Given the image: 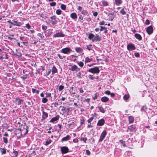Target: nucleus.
Returning a JSON list of instances; mask_svg holds the SVG:
<instances>
[{"mask_svg": "<svg viewBox=\"0 0 157 157\" xmlns=\"http://www.w3.org/2000/svg\"><path fill=\"white\" fill-rule=\"evenodd\" d=\"M88 71L93 73L98 74L99 73L100 70L98 67H95L89 69Z\"/></svg>", "mask_w": 157, "mask_h": 157, "instance_id": "1", "label": "nucleus"}, {"mask_svg": "<svg viewBox=\"0 0 157 157\" xmlns=\"http://www.w3.org/2000/svg\"><path fill=\"white\" fill-rule=\"evenodd\" d=\"M107 134V132L106 130H104L101 133L98 142H101L105 137Z\"/></svg>", "mask_w": 157, "mask_h": 157, "instance_id": "2", "label": "nucleus"}, {"mask_svg": "<svg viewBox=\"0 0 157 157\" xmlns=\"http://www.w3.org/2000/svg\"><path fill=\"white\" fill-rule=\"evenodd\" d=\"M89 38L90 39H99V36L96 34L95 35L92 33H90L89 35Z\"/></svg>", "mask_w": 157, "mask_h": 157, "instance_id": "3", "label": "nucleus"}, {"mask_svg": "<svg viewBox=\"0 0 157 157\" xmlns=\"http://www.w3.org/2000/svg\"><path fill=\"white\" fill-rule=\"evenodd\" d=\"M127 132H133L134 131H136V127L135 125H132L128 126L127 128Z\"/></svg>", "mask_w": 157, "mask_h": 157, "instance_id": "4", "label": "nucleus"}, {"mask_svg": "<svg viewBox=\"0 0 157 157\" xmlns=\"http://www.w3.org/2000/svg\"><path fill=\"white\" fill-rule=\"evenodd\" d=\"M60 150L62 154H64L67 153L69 151V149L66 146H63L61 148Z\"/></svg>", "mask_w": 157, "mask_h": 157, "instance_id": "5", "label": "nucleus"}, {"mask_svg": "<svg viewBox=\"0 0 157 157\" xmlns=\"http://www.w3.org/2000/svg\"><path fill=\"white\" fill-rule=\"evenodd\" d=\"M127 49L129 51H132L135 49L136 48L134 44L130 43L127 46Z\"/></svg>", "mask_w": 157, "mask_h": 157, "instance_id": "6", "label": "nucleus"}, {"mask_svg": "<svg viewBox=\"0 0 157 157\" xmlns=\"http://www.w3.org/2000/svg\"><path fill=\"white\" fill-rule=\"evenodd\" d=\"M23 24V22H18L14 20H13V22L12 23V24L13 25L19 27L21 26Z\"/></svg>", "mask_w": 157, "mask_h": 157, "instance_id": "7", "label": "nucleus"}, {"mask_svg": "<svg viewBox=\"0 0 157 157\" xmlns=\"http://www.w3.org/2000/svg\"><path fill=\"white\" fill-rule=\"evenodd\" d=\"M146 31L149 34H151L153 32V29L152 26L150 25L147 28Z\"/></svg>", "mask_w": 157, "mask_h": 157, "instance_id": "8", "label": "nucleus"}, {"mask_svg": "<svg viewBox=\"0 0 157 157\" xmlns=\"http://www.w3.org/2000/svg\"><path fill=\"white\" fill-rule=\"evenodd\" d=\"M105 121L104 119H102L99 120L97 124V125L98 126H102L105 124Z\"/></svg>", "mask_w": 157, "mask_h": 157, "instance_id": "9", "label": "nucleus"}, {"mask_svg": "<svg viewBox=\"0 0 157 157\" xmlns=\"http://www.w3.org/2000/svg\"><path fill=\"white\" fill-rule=\"evenodd\" d=\"M71 49L69 48H63L61 50V52L64 54H67L70 51Z\"/></svg>", "mask_w": 157, "mask_h": 157, "instance_id": "10", "label": "nucleus"}, {"mask_svg": "<svg viewBox=\"0 0 157 157\" xmlns=\"http://www.w3.org/2000/svg\"><path fill=\"white\" fill-rule=\"evenodd\" d=\"M70 70L72 71H78L80 70V69L76 65H74L71 68Z\"/></svg>", "mask_w": 157, "mask_h": 157, "instance_id": "11", "label": "nucleus"}, {"mask_svg": "<svg viewBox=\"0 0 157 157\" xmlns=\"http://www.w3.org/2000/svg\"><path fill=\"white\" fill-rule=\"evenodd\" d=\"M16 104L18 105H20L21 104V103L23 102V100L19 98H16L15 100Z\"/></svg>", "mask_w": 157, "mask_h": 157, "instance_id": "12", "label": "nucleus"}, {"mask_svg": "<svg viewBox=\"0 0 157 157\" xmlns=\"http://www.w3.org/2000/svg\"><path fill=\"white\" fill-rule=\"evenodd\" d=\"M42 111V120H44L46 119L48 116V113L44 112L43 110Z\"/></svg>", "mask_w": 157, "mask_h": 157, "instance_id": "13", "label": "nucleus"}, {"mask_svg": "<svg viewBox=\"0 0 157 157\" xmlns=\"http://www.w3.org/2000/svg\"><path fill=\"white\" fill-rule=\"evenodd\" d=\"M59 115L56 116L55 117L52 118L50 121V122H53L59 120Z\"/></svg>", "mask_w": 157, "mask_h": 157, "instance_id": "14", "label": "nucleus"}, {"mask_svg": "<svg viewBox=\"0 0 157 157\" xmlns=\"http://www.w3.org/2000/svg\"><path fill=\"white\" fill-rule=\"evenodd\" d=\"M122 3V0H114V3L117 6H120Z\"/></svg>", "mask_w": 157, "mask_h": 157, "instance_id": "15", "label": "nucleus"}, {"mask_svg": "<svg viewBox=\"0 0 157 157\" xmlns=\"http://www.w3.org/2000/svg\"><path fill=\"white\" fill-rule=\"evenodd\" d=\"M70 136L69 135H67L66 136L63 138L61 140L62 141H67L70 139Z\"/></svg>", "mask_w": 157, "mask_h": 157, "instance_id": "16", "label": "nucleus"}, {"mask_svg": "<svg viewBox=\"0 0 157 157\" xmlns=\"http://www.w3.org/2000/svg\"><path fill=\"white\" fill-rule=\"evenodd\" d=\"M100 3V5L101 6H107L108 5V2L104 0L102 1Z\"/></svg>", "mask_w": 157, "mask_h": 157, "instance_id": "17", "label": "nucleus"}, {"mask_svg": "<svg viewBox=\"0 0 157 157\" xmlns=\"http://www.w3.org/2000/svg\"><path fill=\"white\" fill-rule=\"evenodd\" d=\"M70 16L73 19H77V15L75 13H71Z\"/></svg>", "mask_w": 157, "mask_h": 157, "instance_id": "18", "label": "nucleus"}, {"mask_svg": "<svg viewBox=\"0 0 157 157\" xmlns=\"http://www.w3.org/2000/svg\"><path fill=\"white\" fill-rule=\"evenodd\" d=\"M109 100V98L106 97H103L101 99V100L103 102H106L108 101Z\"/></svg>", "mask_w": 157, "mask_h": 157, "instance_id": "19", "label": "nucleus"}, {"mask_svg": "<svg viewBox=\"0 0 157 157\" xmlns=\"http://www.w3.org/2000/svg\"><path fill=\"white\" fill-rule=\"evenodd\" d=\"M128 121L129 123H132L134 121V117L132 116H130L128 117Z\"/></svg>", "mask_w": 157, "mask_h": 157, "instance_id": "20", "label": "nucleus"}, {"mask_svg": "<svg viewBox=\"0 0 157 157\" xmlns=\"http://www.w3.org/2000/svg\"><path fill=\"white\" fill-rule=\"evenodd\" d=\"M57 70L56 67L54 66L53 67L52 69V74L53 75L55 73L57 72Z\"/></svg>", "mask_w": 157, "mask_h": 157, "instance_id": "21", "label": "nucleus"}, {"mask_svg": "<svg viewBox=\"0 0 157 157\" xmlns=\"http://www.w3.org/2000/svg\"><path fill=\"white\" fill-rule=\"evenodd\" d=\"M97 114L95 113H94V115L91 117H90V119L87 120L88 122L89 123H90L93 120L94 117Z\"/></svg>", "mask_w": 157, "mask_h": 157, "instance_id": "22", "label": "nucleus"}, {"mask_svg": "<svg viewBox=\"0 0 157 157\" xmlns=\"http://www.w3.org/2000/svg\"><path fill=\"white\" fill-rule=\"evenodd\" d=\"M75 50L78 53H81L83 51V49L80 47L76 48Z\"/></svg>", "mask_w": 157, "mask_h": 157, "instance_id": "23", "label": "nucleus"}, {"mask_svg": "<svg viewBox=\"0 0 157 157\" xmlns=\"http://www.w3.org/2000/svg\"><path fill=\"white\" fill-rule=\"evenodd\" d=\"M0 151L2 155L5 154L6 152V149L0 147Z\"/></svg>", "mask_w": 157, "mask_h": 157, "instance_id": "24", "label": "nucleus"}, {"mask_svg": "<svg viewBox=\"0 0 157 157\" xmlns=\"http://www.w3.org/2000/svg\"><path fill=\"white\" fill-rule=\"evenodd\" d=\"M63 36V35L62 33H58L54 35L56 37H62Z\"/></svg>", "mask_w": 157, "mask_h": 157, "instance_id": "25", "label": "nucleus"}, {"mask_svg": "<svg viewBox=\"0 0 157 157\" xmlns=\"http://www.w3.org/2000/svg\"><path fill=\"white\" fill-rule=\"evenodd\" d=\"M93 61V59L92 58H89L88 57H86L85 58V61L86 63L90 62Z\"/></svg>", "mask_w": 157, "mask_h": 157, "instance_id": "26", "label": "nucleus"}, {"mask_svg": "<svg viewBox=\"0 0 157 157\" xmlns=\"http://www.w3.org/2000/svg\"><path fill=\"white\" fill-rule=\"evenodd\" d=\"M98 108L99 109L100 112L104 113L105 112V110L101 106H99L98 107Z\"/></svg>", "mask_w": 157, "mask_h": 157, "instance_id": "27", "label": "nucleus"}, {"mask_svg": "<svg viewBox=\"0 0 157 157\" xmlns=\"http://www.w3.org/2000/svg\"><path fill=\"white\" fill-rule=\"evenodd\" d=\"M135 36L136 38L137 39H141V36L138 34H136L135 35Z\"/></svg>", "mask_w": 157, "mask_h": 157, "instance_id": "28", "label": "nucleus"}, {"mask_svg": "<svg viewBox=\"0 0 157 157\" xmlns=\"http://www.w3.org/2000/svg\"><path fill=\"white\" fill-rule=\"evenodd\" d=\"M129 94H125L123 97V99L124 100H127L129 98Z\"/></svg>", "mask_w": 157, "mask_h": 157, "instance_id": "29", "label": "nucleus"}, {"mask_svg": "<svg viewBox=\"0 0 157 157\" xmlns=\"http://www.w3.org/2000/svg\"><path fill=\"white\" fill-rule=\"evenodd\" d=\"M32 91L33 93H36L37 94H39V91L38 90H36L34 88H32Z\"/></svg>", "mask_w": 157, "mask_h": 157, "instance_id": "30", "label": "nucleus"}, {"mask_svg": "<svg viewBox=\"0 0 157 157\" xmlns=\"http://www.w3.org/2000/svg\"><path fill=\"white\" fill-rule=\"evenodd\" d=\"M61 9L63 10H65L66 9V6L64 4H61L60 6Z\"/></svg>", "mask_w": 157, "mask_h": 157, "instance_id": "31", "label": "nucleus"}, {"mask_svg": "<svg viewBox=\"0 0 157 157\" xmlns=\"http://www.w3.org/2000/svg\"><path fill=\"white\" fill-rule=\"evenodd\" d=\"M28 75L26 74L23 76H21V78L22 79V80L23 81H25V79L26 78H27Z\"/></svg>", "mask_w": 157, "mask_h": 157, "instance_id": "32", "label": "nucleus"}, {"mask_svg": "<svg viewBox=\"0 0 157 157\" xmlns=\"http://www.w3.org/2000/svg\"><path fill=\"white\" fill-rule=\"evenodd\" d=\"M120 142L122 145L123 146H124V147L126 146V144H125V141H123L122 140H120Z\"/></svg>", "mask_w": 157, "mask_h": 157, "instance_id": "33", "label": "nucleus"}, {"mask_svg": "<svg viewBox=\"0 0 157 157\" xmlns=\"http://www.w3.org/2000/svg\"><path fill=\"white\" fill-rule=\"evenodd\" d=\"M48 101V100L46 98H44L42 99V101L43 103H45Z\"/></svg>", "mask_w": 157, "mask_h": 157, "instance_id": "34", "label": "nucleus"}, {"mask_svg": "<svg viewBox=\"0 0 157 157\" xmlns=\"http://www.w3.org/2000/svg\"><path fill=\"white\" fill-rule=\"evenodd\" d=\"M86 46H87V49L89 50L90 51L92 49V46L91 44L86 45Z\"/></svg>", "mask_w": 157, "mask_h": 157, "instance_id": "35", "label": "nucleus"}, {"mask_svg": "<svg viewBox=\"0 0 157 157\" xmlns=\"http://www.w3.org/2000/svg\"><path fill=\"white\" fill-rule=\"evenodd\" d=\"M52 140L50 139L48 140L47 141L45 142V145H49L50 143H51Z\"/></svg>", "mask_w": 157, "mask_h": 157, "instance_id": "36", "label": "nucleus"}, {"mask_svg": "<svg viewBox=\"0 0 157 157\" xmlns=\"http://www.w3.org/2000/svg\"><path fill=\"white\" fill-rule=\"evenodd\" d=\"M62 11L60 9L57 10L56 11V13L57 14L59 15L61 14Z\"/></svg>", "mask_w": 157, "mask_h": 157, "instance_id": "37", "label": "nucleus"}, {"mask_svg": "<svg viewBox=\"0 0 157 157\" xmlns=\"http://www.w3.org/2000/svg\"><path fill=\"white\" fill-rule=\"evenodd\" d=\"M120 13L122 15H125L126 13V12L124 10V8H122L121 10Z\"/></svg>", "mask_w": 157, "mask_h": 157, "instance_id": "38", "label": "nucleus"}, {"mask_svg": "<svg viewBox=\"0 0 157 157\" xmlns=\"http://www.w3.org/2000/svg\"><path fill=\"white\" fill-rule=\"evenodd\" d=\"M87 140V138L86 137H84V138L81 137L80 138V140L81 141H83L85 143H86V141Z\"/></svg>", "mask_w": 157, "mask_h": 157, "instance_id": "39", "label": "nucleus"}, {"mask_svg": "<svg viewBox=\"0 0 157 157\" xmlns=\"http://www.w3.org/2000/svg\"><path fill=\"white\" fill-rule=\"evenodd\" d=\"M78 64L79 66L81 67H82L84 66V63L82 62H78Z\"/></svg>", "mask_w": 157, "mask_h": 157, "instance_id": "40", "label": "nucleus"}, {"mask_svg": "<svg viewBox=\"0 0 157 157\" xmlns=\"http://www.w3.org/2000/svg\"><path fill=\"white\" fill-rule=\"evenodd\" d=\"M64 86L63 85H60L59 86V91H60L62 90L63 89H64Z\"/></svg>", "mask_w": 157, "mask_h": 157, "instance_id": "41", "label": "nucleus"}, {"mask_svg": "<svg viewBox=\"0 0 157 157\" xmlns=\"http://www.w3.org/2000/svg\"><path fill=\"white\" fill-rule=\"evenodd\" d=\"M13 154L15 155V156L17 157L18 155V152L17 151H14V149H13Z\"/></svg>", "mask_w": 157, "mask_h": 157, "instance_id": "42", "label": "nucleus"}, {"mask_svg": "<svg viewBox=\"0 0 157 157\" xmlns=\"http://www.w3.org/2000/svg\"><path fill=\"white\" fill-rule=\"evenodd\" d=\"M56 3L55 2H52L50 3V5L51 6H56Z\"/></svg>", "mask_w": 157, "mask_h": 157, "instance_id": "43", "label": "nucleus"}, {"mask_svg": "<svg viewBox=\"0 0 157 157\" xmlns=\"http://www.w3.org/2000/svg\"><path fill=\"white\" fill-rule=\"evenodd\" d=\"M76 75L77 77H78L79 78H82L81 76V74L80 72H79L78 73L76 74Z\"/></svg>", "mask_w": 157, "mask_h": 157, "instance_id": "44", "label": "nucleus"}, {"mask_svg": "<svg viewBox=\"0 0 157 157\" xmlns=\"http://www.w3.org/2000/svg\"><path fill=\"white\" fill-rule=\"evenodd\" d=\"M22 43L24 45H25L26 46H28L29 45V43L28 42H22Z\"/></svg>", "mask_w": 157, "mask_h": 157, "instance_id": "45", "label": "nucleus"}, {"mask_svg": "<svg viewBox=\"0 0 157 157\" xmlns=\"http://www.w3.org/2000/svg\"><path fill=\"white\" fill-rule=\"evenodd\" d=\"M85 120L83 118H82L80 120L81 125H82L84 123Z\"/></svg>", "mask_w": 157, "mask_h": 157, "instance_id": "46", "label": "nucleus"}, {"mask_svg": "<svg viewBox=\"0 0 157 157\" xmlns=\"http://www.w3.org/2000/svg\"><path fill=\"white\" fill-rule=\"evenodd\" d=\"M70 109L69 108H66L65 110L64 111L65 112L67 113H68L69 112Z\"/></svg>", "mask_w": 157, "mask_h": 157, "instance_id": "47", "label": "nucleus"}, {"mask_svg": "<svg viewBox=\"0 0 157 157\" xmlns=\"http://www.w3.org/2000/svg\"><path fill=\"white\" fill-rule=\"evenodd\" d=\"M3 140L5 144H7L8 143V140L7 139V138H6L5 137H3Z\"/></svg>", "mask_w": 157, "mask_h": 157, "instance_id": "48", "label": "nucleus"}, {"mask_svg": "<svg viewBox=\"0 0 157 157\" xmlns=\"http://www.w3.org/2000/svg\"><path fill=\"white\" fill-rule=\"evenodd\" d=\"M89 78L91 80H93L95 78V77H93L92 75H90L89 76Z\"/></svg>", "mask_w": 157, "mask_h": 157, "instance_id": "49", "label": "nucleus"}, {"mask_svg": "<svg viewBox=\"0 0 157 157\" xmlns=\"http://www.w3.org/2000/svg\"><path fill=\"white\" fill-rule=\"evenodd\" d=\"M52 24H53V25H55L57 23V21H56V20L55 19L54 20H52Z\"/></svg>", "mask_w": 157, "mask_h": 157, "instance_id": "50", "label": "nucleus"}, {"mask_svg": "<svg viewBox=\"0 0 157 157\" xmlns=\"http://www.w3.org/2000/svg\"><path fill=\"white\" fill-rule=\"evenodd\" d=\"M21 131V129L20 128H18L16 130V132H19V134H22Z\"/></svg>", "mask_w": 157, "mask_h": 157, "instance_id": "51", "label": "nucleus"}, {"mask_svg": "<svg viewBox=\"0 0 157 157\" xmlns=\"http://www.w3.org/2000/svg\"><path fill=\"white\" fill-rule=\"evenodd\" d=\"M104 93L107 95H109L110 94V92L109 90H106L105 91Z\"/></svg>", "mask_w": 157, "mask_h": 157, "instance_id": "52", "label": "nucleus"}, {"mask_svg": "<svg viewBox=\"0 0 157 157\" xmlns=\"http://www.w3.org/2000/svg\"><path fill=\"white\" fill-rule=\"evenodd\" d=\"M135 56L136 57H138L140 56V54L138 52H136L135 53Z\"/></svg>", "mask_w": 157, "mask_h": 157, "instance_id": "53", "label": "nucleus"}, {"mask_svg": "<svg viewBox=\"0 0 157 157\" xmlns=\"http://www.w3.org/2000/svg\"><path fill=\"white\" fill-rule=\"evenodd\" d=\"M100 27H101L100 31H103L104 30L106 29L105 27L104 26H101Z\"/></svg>", "mask_w": 157, "mask_h": 157, "instance_id": "54", "label": "nucleus"}, {"mask_svg": "<svg viewBox=\"0 0 157 157\" xmlns=\"http://www.w3.org/2000/svg\"><path fill=\"white\" fill-rule=\"evenodd\" d=\"M42 28L43 30L45 31L47 29V27L45 25H42Z\"/></svg>", "mask_w": 157, "mask_h": 157, "instance_id": "55", "label": "nucleus"}, {"mask_svg": "<svg viewBox=\"0 0 157 157\" xmlns=\"http://www.w3.org/2000/svg\"><path fill=\"white\" fill-rule=\"evenodd\" d=\"M98 14V13L97 12H94L93 13V16L95 17H96Z\"/></svg>", "mask_w": 157, "mask_h": 157, "instance_id": "56", "label": "nucleus"}, {"mask_svg": "<svg viewBox=\"0 0 157 157\" xmlns=\"http://www.w3.org/2000/svg\"><path fill=\"white\" fill-rule=\"evenodd\" d=\"M25 27L28 29H29L31 27L30 26L29 24H26L25 25Z\"/></svg>", "mask_w": 157, "mask_h": 157, "instance_id": "57", "label": "nucleus"}, {"mask_svg": "<svg viewBox=\"0 0 157 157\" xmlns=\"http://www.w3.org/2000/svg\"><path fill=\"white\" fill-rule=\"evenodd\" d=\"M145 23L147 25H148L150 24L149 21L148 19L146 20L145 21Z\"/></svg>", "mask_w": 157, "mask_h": 157, "instance_id": "58", "label": "nucleus"}, {"mask_svg": "<svg viewBox=\"0 0 157 157\" xmlns=\"http://www.w3.org/2000/svg\"><path fill=\"white\" fill-rule=\"evenodd\" d=\"M46 98L51 97V93H46Z\"/></svg>", "mask_w": 157, "mask_h": 157, "instance_id": "59", "label": "nucleus"}, {"mask_svg": "<svg viewBox=\"0 0 157 157\" xmlns=\"http://www.w3.org/2000/svg\"><path fill=\"white\" fill-rule=\"evenodd\" d=\"M52 104H54V106L55 107H57L59 105L58 103L56 102H55L54 103H53Z\"/></svg>", "mask_w": 157, "mask_h": 157, "instance_id": "60", "label": "nucleus"}, {"mask_svg": "<svg viewBox=\"0 0 157 157\" xmlns=\"http://www.w3.org/2000/svg\"><path fill=\"white\" fill-rule=\"evenodd\" d=\"M60 107H62V109H61V110L63 111H64L65 110V108H66V107L63 106H60Z\"/></svg>", "mask_w": 157, "mask_h": 157, "instance_id": "61", "label": "nucleus"}, {"mask_svg": "<svg viewBox=\"0 0 157 157\" xmlns=\"http://www.w3.org/2000/svg\"><path fill=\"white\" fill-rule=\"evenodd\" d=\"M86 153L88 155H90V152L89 150H86Z\"/></svg>", "mask_w": 157, "mask_h": 157, "instance_id": "62", "label": "nucleus"}, {"mask_svg": "<svg viewBox=\"0 0 157 157\" xmlns=\"http://www.w3.org/2000/svg\"><path fill=\"white\" fill-rule=\"evenodd\" d=\"M51 69H48V71L47 72V76L49 75L51 73Z\"/></svg>", "mask_w": 157, "mask_h": 157, "instance_id": "63", "label": "nucleus"}, {"mask_svg": "<svg viewBox=\"0 0 157 157\" xmlns=\"http://www.w3.org/2000/svg\"><path fill=\"white\" fill-rule=\"evenodd\" d=\"M82 7L80 6H78V10L80 11H81L82 10Z\"/></svg>", "mask_w": 157, "mask_h": 157, "instance_id": "64", "label": "nucleus"}]
</instances>
